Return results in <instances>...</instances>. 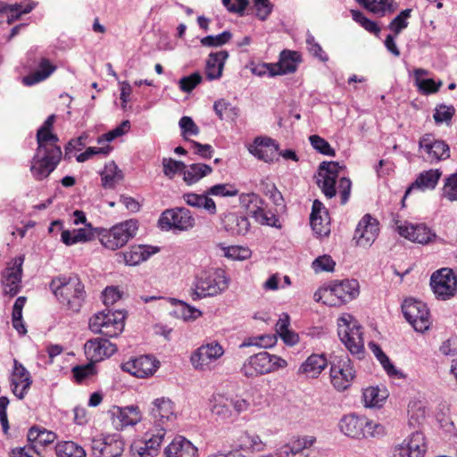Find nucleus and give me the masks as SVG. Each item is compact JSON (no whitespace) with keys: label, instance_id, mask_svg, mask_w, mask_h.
I'll use <instances>...</instances> for the list:
<instances>
[{"label":"nucleus","instance_id":"nucleus-1","mask_svg":"<svg viewBox=\"0 0 457 457\" xmlns=\"http://www.w3.org/2000/svg\"><path fill=\"white\" fill-rule=\"evenodd\" d=\"M55 115L47 117L37 132V152L32 158L30 171L37 180L46 179L62 160V149L58 145L59 138L53 132Z\"/></svg>","mask_w":457,"mask_h":457},{"label":"nucleus","instance_id":"nucleus-2","mask_svg":"<svg viewBox=\"0 0 457 457\" xmlns=\"http://www.w3.org/2000/svg\"><path fill=\"white\" fill-rule=\"evenodd\" d=\"M344 168L337 162H322L317 177V185L325 196L332 198L338 193L342 204L349 200L352 188L351 180L343 174Z\"/></svg>","mask_w":457,"mask_h":457},{"label":"nucleus","instance_id":"nucleus-3","mask_svg":"<svg viewBox=\"0 0 457 457\" xmlns=\"http://www.w3.org/2000/svg\"><path fill=\"white\" fill-rule=\"evenodd\" d=\"M50 289L59 303L71 312H79L86 299L84 284L78 275H62L54 278Z\"/></svg>","mask_w":457,"mask_h":457},{"label":"nucleus","instance_id":"nucleus-4","mask_svg":"<svg viewBox=\"0 0 457 457\" xmlns=\"http://www.w3.org/2000/svg\"><path fill=\"white\" fill-rule=\"evenodd\" d=\"M226 271L219 268L201 270L195 277L190 295L193 300L216 296L228 287Z\"/></svg>","mask_w":457,"mask_h":457},{"label":"nucleus","instance_id":"nucleus-5","mask_svg":"<svg viewBox=\"0 0 457 457\" xmlns=\"http://www.w3.org/2000/svg\"><path fill=\"white\" fill-rule=\"evenodd\" d=\"M360 294V285L356 279H344L328 287H320L313 295L316 302L328 306H341Z\"/></svg>","mask_w":457,"mask_h":457},{"label":"nucleus","instance_id":"nucleus-6","mask_svg":"<svg viewBox=\"0 0 457 457\" xmlns=\"http://www.w3.org/2000/svg\"><path fill=\"white\" fill-rule=\"evenodd\" d=\"M287 367V361L282 357L270 354L268 352H260L248 357L243 363L240 371L248 378L274 373Z\"/></svg>","mask_w":457,"mask_h":457},{"label":"nucleus","instance_id":"nucleus-7","mask_svg":"<svg viewBox=\"0 0 457 457\" xmlns=\"http://www.w3.org/2000/svg\"><path fill=\"white\" fill-rule=\"evenodd\" d=\"M150 415L153 419V423L148 429H151L159 434L162 429L163 436L166 432L174 428L179 412L176 410V404L168 397L156 398L152 403Z\"/></svg>","mask_w":457,"mask_h":457},{"label":"nucleus","instance_id":"nucleus-8","mask_svg":"<svg viewBox=\"0 0 457 457\" xmlns=\"http://www.w3.org/2000/svg\"><path fill=\"white\" fill-rule=\"evenodd\" d=\"M125 313L121 311H103L94 314L88 321L89 329L95 334L116 337L125 327Z\"/></svg>","mask_w":457,"mask_h":457},{"label":"nucleus","instance_id":"nucleus-9","mask_svg":"<svg viewBox=\"0 0 457 457\" xmlns=\"http://www.w3.org/2000/svg\"><path fill=\"white\" fill-rule=\"evenodd\" d=\"M337 334L341 341L353 354L364 352L361 327L350 313H344L337 319Z\"/></svg>","mask_w":457,"mask_h":457},{"label":"nucleus","instance_id":"nucleus-10","mask_svg":"<svg viewBox=\"0 0 457 457\" xmlns=\"http://www.w3.org/2000/svg\"><path fill=\"white\" fill-rule=\"evenodd\" d=\"M339 426L345 436L357 439L378 436L385 433L381 424L354 414L345 416L340 420Z\"/></svg>","mask_w":457,"mask_h":457},{"label":"nucleus","instance_id":"nucleus-11","mask_svg":"<svg viewBox=\"0 0 457 457\" xmlns=\"http://www.w3.org/2000/svg\"><path fill=\"white\" fill-rule=\"evenodd\" d=\"M137 229L138 224L136 220H127L114 225L108 230H104L99 234V240L104 248L115 251L123 247L133 238Z\"/></svg>","mask_w":457,"mask_h":457},{"label":"nucleus","instance_id":"nucleus-12","mask_svg":"<svg viewBox=\"0 0 457 457\" xmlns=\"http://www.w3.org/2000/svg\"><path fill=\"white\" fill-rule=\"evenodd\" d=\"M223 346L216 340L204 343L196 348L190 356V362L195 370L211 371L214 370L224 355Z\"/></svg>","mask_w":457,"mask_h":457},{"label":"nucleus","instance_id":"nucleus-13","mask_svg":"<svg viewBox=\"0 0 457 457\" xmlns=\"http://www.w3.org/2000/svg\"><path fill=\"white\" fill-rule=\"evenodd\" d=\"M158 223L162 230L187 231L195 227V220L188 209L181 207L165 210Z\"/></svg>","mask_w":457,"mask_h":457},{"label":"nucleus","instance_id":"nucleus-14","mask_svg":"<svg viewBox=\"0 0 457 457\" xmlns=\"http://www.w3.org/2000/svg\"><path fill=\"white\" fill-rule=\"evenodd\" d=\"M394 227L401 237L413 243L428 245L437 239L436 233L424 223L413 224L394 219Z\"/></svg>","mask_w":457,"mask_h":457},{"label":"nucleus","instance_id":"nucleus-15","mask_svg":"<svg viewBox=\"0 0 457 457\" xmlns=\"http://www.w3.org/2000/svg\"><path fill=\"white\" fill-rule=\"evenodd\" d=\"M402 310L404 318L418 332L428 330L431 325L429 311L427 305L421 302L412 298L406 299Z\"/></svg>","mask_w":457,"mask_h":457},{"label":"nucleus","instance_id":"nucleus-16","mask_svg":"<svg viewBox=\"0 0 457 457\" xmlns=\"http://www.w3.org/2000/svg\"><path fill=\"white\" fill-rule=\"evenodd\" d=\"M129 128L130 125L129 120L122 121L120 126L97 138V143L101 145V146L87 147L83 153L79 154L76 157L77 162H84L96 154L107 156L112 150V147L109 145V143L114 140L116 137L124 135L129 131Z\"/></svg>","mask_w":457,"mask_h":457},{"label":"nucleus","instance_id":"nucleus-17","mask_svg":"<svg viewBox=\"0 0 457 457\" xmlns=\"http://www.w3.org/2000/svg\"><path fill=\"white\" fill-rule=\"evenodd\" d=\"M355 376L353 364L346 356L339 358L331 365L330 382L337 391L343 392L348 389Z\"/></svg>","mask_w":457,"mask_h":457},{"label":"nucleus","instance_id":"nucleus-18","mask_svg":"<svg viewBox=\"0 0 457 457\" xmlns=\"http://www.w3.org/2000/svg\"><path fill=\"white\" fill-rule=\"evenodd\" d=\"M430 285L438 299H450L457 292V278L453 271L448 268L435 271L431 276Z\"/></svg>","mask_w":457,"mask_h":457},{"label":"nucleus","instance_id":"nucleus-19","mask_svg":"<svg viewBox=\"0 0 457 457\" xmlns=\"http://www.w3.org/2000/svg\"><path fill=\"white\" fill-rule=\"evenodd\" d=\"M419 150L431 163L445 161L450 157V147L445 141L436 138L431 133L424 134L419 140Z\"/></svg>","mask_w":457,"mask_h":457},{"label":"nucleus","instance_id":"nucleus-20","mask_svg":"<svg viewBox=\"0 0 457 457\" xmlns=\"http://www.w3.org/2000/svg\"><path fill=\"white\" fill-rule=\"evenodd\" d=\"M160 361L152 355L130 358L121 364V370L137 378H148L159 369Z\"/></svg>","mask_w":457,"mask_h":457},{"label":"nucleus","instance_id":"nucleus-21","mask_svg":"<svg viewBox=\"0 0 457 457\" xmlns=\"http://www.w3.org/2000/svg\"><path fill=\"white\" fill-rule=\"evenodd\" d=\"M24 256H17L7 263L2 276L3 291L5 295L13 297L21 287L22 264Z\"/></svg>","mask_w":457,"mask_h":457},{"label":"nucleus","instance_id":"nucleus-22","mask_svg":"<svg viewBox=\"0 0 457 457\" xmlns=\"http://www.w3.org/2000/svg\"><path fill=\"white\" fill-rule=\"evenodd\" d=\"M55 229L61 231V241L65 245H73L79 243H86L94 238V228L91 224H86L83 228H74L72 230L63 229L61 220H54L50 224L49 233L54 234Z\"/></svg>","mask_w":457,"mask_h":457},{"label":"nucleus","instance_id":"nucleus-23","mask_svg":"<svg viewBox=\"0 0 457 457\" xmlns=\"http://www.w3.org/2000/svg\"><path fill=\"white\" fill-rule=\"evenodd\" d=\"M278 143L266 136L255 137L253 143L248 146V151L251 154L258 160L268 163L278 161Z\"/></svg>","mask_w":457,"mask_h":457},{"label":"nucleus","instance_id":"nucleus-24","mask_svg":"<svg viewBox=\"0 0 457 457\" xmlns=\"http://www.w3.org/2000/svg\"><path fill=\"white\" fill-rule=\"evenodd\" d=\"M117 350L115 344L102 337L88 339L84 345L85 355L94 364L110 358Z\"/></svg>","mask_w":457,"mask_h":457},{"label":"nucleus","instance_id":"nucleus-25","mask_svg":"<svg viewBox=\"0 0 457 457\" xmlns=\"http://www.w3.org/2000/svg\"><path fill=\"white\" fill-rule=\"evenodd\" d=\"M378 233V220L370 214H365L355 228L353 239L357 245L369 247L375 242Z\"/></svg>","mask_w":457,"mask_h":457},{"label":"nucleus","instance_id":"nucleus-26","mask_svg":"<svg viewBox=\"0 0 457 457\" xmlns=\"http://www.w3.org/2000/svg\"><path fill=\"white\" fill-rule=\"evenodd\" d=\"M125 444L119 435H108L94 439L92 450L97 457H120Z\"/></svg>","mask_w":457,"mask_h":457},{"label":"nucleus","instance_id":"nucleus-27","mask_svg":"<svg viewBox=\"0 0 457 457\" xmlns=\"http://www.w3.org/2000/svg\"><path fill=\"white\" fill-rule=\"evenodd\" d=\"M159 431L161 432L158 434L147 428L143 439L133 444L134 454L137 457H154L164 439L162 430Z\"/></svg>","mask_w":457,"mask_h":457},{"label":"nucleus","instance_id":"nucleus-28","mask_svg":"<svg viewBox=\"0 0 457 457\" xmlns=\"http://www.w3.org/2000/svg\"><path fill=\"white\" fill-rule=\"evenodd\" d=\"M427 451L425 436L420 432L412 433L396 449L397 457H424Z\"/></svg>","mask_w":457,"mask_h":457},{"label":"nucleus","instance_id":"nucleus-29","mask_svg":"<svg viewBox=\"0 0 457 457\" xmlns=\"http://www.w3.org/2000/svg\"><path fill=\"white\" fill-rule=\"evenodd\" d=\"M32 384L29 372L20 363L14 360L13 370L11 376V386L13 395L19 399H23L28 394Z\"/></svg>","mask_w":457,"mask_h":457},{"label":"nucleus","instance_id":"nucleus-30","mask_svg":"<svg viewBox=\"0 0 457 457\" xmlns=\"http://www.w3.org/2000/svg\"><path fill=\"white\" fill-rule=\"evenodd\" d=\"M310 222L312 230L319 237H327L330 233L328 212L320 200H315L312 204Z\"/></svg>","mask_w":457,"mask_h":457},{"label":"nucleus","instance_id":"nucleus-31","mask_svg":"<svg viewBox=\"0 0 457 457\" xmlns=\"http://www.w3.org/2000/svg\"><path fill=\"white\" fill-rule=\"evenodd\" d=\"M165 457H198V448L187 438L178 436L165 447Z\"/></svg>","mask_w":457,"mask_h":457},{"label":"nucleus","instance_id":"nucleus-32","mask_svg":"<svg viewBox=\"0 0 457 457\" xmlns=\"http://www.w3.org/2000/svg\"><path fill=\"white\" fill-rule=\"evenodd\" d=\"M252 396L251 402L242 395H230V405H232L234 420L237 419L242 413L250 411L252 407H255L258 410L263 407L266 398L261 392L256 391L253 393Z\"/></svg>","mask_w":457,"mask_h":457},{"label":"nucleus","instance_id":"nucleus-33","mask_svg":"<svg viewBox=\"0 0 457 457\" xmlns=\"http://www.w3.org/2000/svg\"><path fill=\"white\" fill-rule=\"evenodd\" d=\"M302 62V54L299 52L288 49L281 51L278 61L274 62L276 75L283 76L295 73Z\"/></svg>","mask_w":457,"mask_h":457},{"label":"nucleus","instance_id":"nucleus-34","mask_svg":"<svg viewBox=\"0 0 457 457\" xmlns=\"http://www.w3.org/2000/svg\"><path fill=\"white\" fill-rule=\"evenodd\" d=\"M142 419V414L137 406H127L124 408L114 407L112 410V422L117 429H122L128 426L137 424Z\"/></svg>","mask_w":457,"mask_h":457},{"label":"nucleus","instance_id":"nucleus-35","mask_svg":"<svg viewBox=\"0 0 457 457\" xmlns=\"http://www.w3.org/2000/svg\"><path fill=\"white\" fill-rule=\"evenodd\" d=\"M327 366L328 360L324 354L313 353L301 364L297 375L306 378H317Z\"/></svg>","mask_w":457,"mask_h":457},{"label":"nucleus","instance_id":"nucleus-36","mask_svg":"<svg viewBox=\"0 0 457 457\" xmlns=\"http://www.w3.org/2000/svg\"><path fill=\"white\" fill-rule=\"evenodd\" d=\"M441 176L442 172L438 169H431L420 173L415 181L412 182L406 189L403 203H404L406 197L414 189H434L436 187Z\"/></svg>","mask_w":457,"mask_h":457},{"label":"nucleus","instance_id":"nucleus-37","mask_svg":"<svg viewBox=\"0 0 457 457\" xmlns=\"http://www.w3.org/2000/svg\"><path fill=\"white\" fill-rule=\"evenodd\" d=\"M156 252L157 250L152 246L137 245L130 246L127 251L120 253L118 255L123 258L126 265L135 266L146 261Z\"/></svg>","mask_w":457,"mask_h":457},{"label":"nucleus","instance_id":"nucleus-38","mask_svg":"<svg viewBox=\"0 0 457 457\" xmlns=\"http://www.w3.org/2000/svg\"><path fill=\"white\" fill-rule=\"evenodd\" d=\"M224 228L234 236L245 235L250 229V222L245 215L228 212L222 218Z\"/></svg>","mask_w":457,"mask_h":457},{"label":"nucleus","instance_id":"nucleus-39","mask_svg":"<svg viewBox=\"0 0 457 457\" xmlns=\"http://www.w3.org/2000/svg\"><path fill=\"white\" fill-rule=\"evenodd\" d=\"M428 75V71L425 69L418 68L413 71L414 85L422 95L435 94L443 85L441 80L436 81L433 79L425 78Z\"/></svg>","mask_w":457,"mask_h":457},{"label":"nucleus","instance_id":"nucleus-40","mask_svg":"<svg viewBox=\"0 0 457 457\" xmlns=\"http://www.w3.org/2000/svg\"><path fill=\"white\" fill-rule=\"evenodd\" d=\"M230 395H214L211 400V411L222 420H234Z\"/></svg>","mask_w":457,"mask_h":457},{"label":"nucleus","instance_id":"nucleus-41","mask_svg":"<svg viewBox=\"0 0 457 457\" xmlns=\"http://www.w3.org/2000/svg\"><path fill=\"white\" fill-rule=\"evenodd\" d=\"M228 57L227 51H220L209 55L205 67V75L209 80L218 79L221 77L224 63Z\"/></svg>","mask_w":457,"mask_h":457},{"label":"nucleus","instance_id":"nucleus-42","mask_svg":"<svg viewBox=\"0 0 457 457\" xmlns=\"http://www.w3.org/2000/svg\"><path fill=\"white\" fill-rule=\"evenodd\" d=\"M233 447L239 450L263 452L266 448V444L258 435L250 434L248 431H240Z\"/></svg>","mask_w":457,"mask_h":457},{"label":"nucleus","instance_id":"nucleus-43","mask_svg":"<svg viewBox=\"0 0 457 457\" xmlns=\"http://www.w3.org/2000/svg\"><path fill=\"white\" fill-rule=\"evenodd\" d=\"M56 66L48 59L42 58L38 63L37 71L22 78V83L25 86H33L46 79L54 71Z\"/></svg>","mask_w":457,"mask_h":457},{"label":"nucleus","instance_id":"nucleus-44","mask_svg":"<svg viewBox=\"0 0 457 457\" xmlns=\"http://www.w3.org/2000/svg\"><path fill=\"white\" fill-rule=\"evenodd\" d=\"M209 195L207 191L204 194L186 193L183 195V199L187 205L203 208L209 214L213 215L217 212V207L215 202Z\"/></svg>","mask_w":457,"mask_h":457},{"label":"nucleus","instance_id":"nucleus-45","mask_svg":"<svg viewBox=\"0 0 457 457\" xmlns=\"http://www.w3.org/2000/svg\"><path fill=\"white\" fill-rule=\"evenodd\" d=\"M365 9L380 17L393 13L397 9L394 0H356Z\"/></svg>","mask_w":457,"mask_h":457},{"label":"nucleus","instance_id":"nucleus-46","mask_svg":"<svg viewBox=\"0 0 457 457\" xmlns=\"http://www.w3.org/2000/svg\"><path fill=\"white\" fill-rule=\"evenodd\" d=\"M290 317L287 313H282L275 325L276 333L287 345H295L299 342V336L289 328Z\"/></svg>","mask_w":457,"mask_h":457},{"label":"nucleus","instance_id":"nucleus-47","mask_svg":"<svg viewBox=\"0 0 457 457\" xmlns=\"http://www.w3.org/2000/svg\"><path fill=\"white\" fill-rule=\"evenodd\" d=\"M212 172V168L204 163L186 165L183 180L187 185H193Z\"/></svg>","mask_w":457,"mask_h":457},{"label":"nucleus","instance_id":"nucleus-48","mask_svg":"<svg viewBox=\"0 0 457 457\" xmlns=\"http://www.w3.org/2000/svg\"><path fill=\"white\" fill-rule=\"evenodd\" d=\"M122 179V170L119 169L114 162L107 163L101 172L102 186L104 188H113Z\"/></svg>","mask_w":457,"mask_h":457},{"label":"nucleus","instance_id":"nucleus-49","mask_svg":"<svg viewBox=\"0 0 457 457\" xmlns=\"http://www.w3.org/2000/svg\"><path fill=\"white\" fill-rule=\"evenodd\" d=\"M57 457H86L85 449L73 441H62L55 445Z\"/></svg>","mask_w":457,"mask_h":457},{"label":"nucleus","instance_id":"nucleus-50","mask_svg":"<svg viewBox=\"0 0 457 457\" xmlns=\"http://www.w3.org/2000/svg\"><path fill=\"white\" fill-rule=\"evenodd\" d=\"M386 397V392L378 386L367 387L362 392L363 403L366 407H380Z\"/></svg>","mask_w":457,"mask_h":457},{"label":"nucleus","instance_id":"nucleus-51","mask_svg":"<svg viewBox=\"0 0 457 457\" xmlns=\"http://www.w3.org/2000/svg\"><path fill=\"white\" fill-rule=\"evenodd\" d=\"M57 436L53 431L44 428L32 427L28 432V440L40 445L46 446L55 441Z\"/></svg>","mask_w":457,"mask_h":457},{"label":"nucleus","instance_id":"nucleus-52","mask_svg":"<svg viewBox=\"0 0 457 457\" xmlns=\"http://www.w3.org/2000/svg\"><path fill=\"white\" fill-rule=\"evenodd\" d=\"M239 203L253 217L264 207V201L255 193L241 194Z\"/></svg>","mask_w":457,"mask_h":457},{"label":"nucleus","instance_id":"nucleus-53","mask_svg":"<svg viewBox=\"0 0 457 457\" xmlns=\"http://www.w3.org/2000/svg\"><path fill=\"white\" fill-rule=\"evenodd\" d=\"M316 442V437L313 436H303L294 439L289 445L284 446L285 453L288 456L289 453L296 454L303 451L304 449L311 448Z\"/></svg>","mask_w":457,"mask_h":457},{"label":"nucleus","instance_id":"nucleus-54","mask_svg":"<svg viewBox=\"0 0 457 457\" xmlns=\"http://www.w3.org/2000/svg\"><path fill=\"white\" fill-rule=\"evenodd\" d=\"M26 300L25 296L18 297L12 307V326L20 335H25L27 333L26 327L22 321V309L26 303Z\"/></svg>","mask_w":457,"mask_h":457},{"label":"nucleus","instance_id":"nucleus-55","mask_svg":"<svg viewBox=\"0 0 457 457\" xmlns=\"http://www.w3.org/2000/svg\"><path fill=\"white\" fill-rule=\"evenodd\" d=\"M162 172L169 179H173L178 174H183L186 164L183 162L177 161L173 158H163L162 161Z\"/></svg>","mask_w":457,"mask_h":457},{"label":"nucleus","instance_id":"nucleus-56","mask_svg":"<svg viewBox=\"0 0 457 457\" xmlns=\"http://www.w3.org/2000/svg\"><path fill=\"white\" fill-rule=\"evenodd\" d=\"M71 373L76 383H82L87 378L95 376L97 373L95 364L91 361L85 365H78L72 368Z\"/></svg>","mask_w":457,"mask_h":457},{"label":"nucleus","instance_id":"nucleus-57","mask_svg":"<svg viewBox=\"0 0 457 457\" xmlns=\"http://www.w3.org/2000/svg\"><path fill=\"white\" fill-rule=\"evenodd\" d=\"M238 192L236 185L231 183L216 184L207 189V195L220 197L236 196L238 195Z\"/></svg>","mask_w":457,"mask_h":457},{"label":"nucleus","instance_id":"nucleus-58","mask_svg":"<svg viewBox=\"0 0 457 457\" xmlns=\"http://www.w3.org/2000/svg\"><path fill=\"white\" fill-rule=\"evenodd\" d=\"M351 14L353 20L359 23L364 29L377 36L379 34V26L375 21L364 16V14L361 12L357 10H352Z\"/></svg>","mask_w":457,"mask_h":457},{"label":"nucleus","instance_id":"nucleus-59","mask_svg":"<svg viewBox=\"0 0 457 457\" xmlns=\"http://www.w3.org/2000/svg\"><path fill=\"white\" fill-rule=\"evenodd\" d=\"M336 262L328 254L317 257L312 263V269L316 273L332 272L335 270Z\"/></svg>","mask_w":457,"mask_h":457},{"label":"nucleus","instance_id":"nucleus-60","mask_svg":"<svg viewBox=\"0 0 457 457\" xmlns=\"http://www.w3.org/2000/svg\"><path fill=\"white\" fill-rule=\"evenodd\" d=\"M370 349L372 350L375 356L378 358L385 370L388 375L393 376L396 375L397 370L395 366L391 363L389 358L386 355V353L382 351V349L373 342L369 344Z\"/></svg>","mask_w":457,"mask_h":457},{"label":"nucleus","instance_id":"nucleus-61","mask_svg":"<svg viewBox=\"0 0 457 457\" xmlns=\"http://www.w3.org/2000/svg\"><path fill=\"white\" fill-rule=\"evenodd\" d=\"M411 9H405L402 11L394 20L390 22L388 28L395 33L396 37L403 29L408 27L409 22L407 21L410 18Z\"/></svg>","mask_w":457,"mask_h":457},{"label":"nucleus","instance_id":"nucleus-62","mask_svg":"<svg viewBox=\"0 0 457 457\" xmlns=\"http://www.w3.org/2000/svg\"><path fill=\"white\" fill-rule=\"evenodd\" d=\"M408 413L410 416V422L412 426L420 424L426 416L425 408L419 401H413L410 403Z\"/></svg>","mask_w":457,"mask_h":457},{"label":"nucleus","instance_id":"nucleus-63","mask_svg":"<svg viewBox=\"0 0 457 457\" xmlns=\"http://www.w3.org/2000/svg\"><path fill=\"white\" fill-rule=\"evenodd\" d=\"M309 141L312 146L318 151L319 153L328 155V156H335L336 152L330 146L329 143L318 135H312L309 137Z\"/></svg>","mask_w":457,"mask_h":457},{"label":"nucleus","instance_id":"nucleus-64","mask_svg":"<svg viewBox=\"0 0 457 457\" xmlns=\"http://www.w3.org/2000/svg\"><path fill=\"white\" fill-rule=\"evenodd\" d=\"M442 191L443 196L447 200L457 201V173L445 179Z\"/></svg>","mask_w":457,"mask_h":457}]
</instances>
